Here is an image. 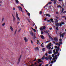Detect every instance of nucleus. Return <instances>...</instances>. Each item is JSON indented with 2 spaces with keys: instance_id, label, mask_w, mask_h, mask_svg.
Wrapping results in <instances>:
<instances>
[{
  "instance_id": "obj_44",
  "label": "nucleus",
  "mask_w": 66,
  "mask_h": 66,
  "mask_svg": "<svg viewBox=\"0 0 66 66\" xmlns=\"http://www.w3.org/2000/svg\"><path fill=\"white\" fill-rule=\"evenodd\" d=\"M62 32H61L59 33V34H60V35H61L62 34Z\"/></svg>"
},
{
  "instance_id": "obj_38",
  "label": "nucleus",
  "mask_w": 66,
  "mask_h": 66,
  "mask_svg": "<svg viewBox=\"0 0 66 66\" xmlns=\"http://www.w3.org/2000/svg\"><path fill=\"white\" fill-rule=\"evenodd\" d=\"M59 25V26H60V27H62V23H60V24Z\"/></svg>"
},
{
  "instance_id": "obj_5",
  "label": "nucleus",
  "mask_w": 66,
  "mask_h": 66,
  "mask_svg": "<svg viewBox=\"0 0 66 66\" xmlns=\"http://www.w3.org/2000/svg\"><path fill=\"white\" fill-rule=\"evenodd\" d=\"M66 34V32H64L61 35H60V37H63L65 35V34Z\"/></svg>"
},
{
  "instance_id": "obj_19",
  "label": "nucleus",
  "mask_w": 66,
  "mask_h": 66,
  "mask_svg": "<svg viewBox=\"0 0 66 66\" xmlns=\"http://www.w3.org/2000/svg\"><path fill=\"white\" fill-rule=\"evenodd\" d=\"M40 36L41 38H42V39H44L45 37H44V36H43V35L41 36Z\"/></svg>"
},
{
  "instance_id": "obj_10",
  "label": "nucleus",
  "mask_w": 66,
  "mask_h": 66,
  "mask_svg": "<svg viewBox=\"0 0 66 66\" xmlns=\"http://www.w3.org/2000/svg\"><path fill=\"white\" fill-rule=\"evenodd\" d=\"M24 40H25V42L27 43V42L28 41V39H27V38L26 37H25L24 38Z\"/></svg>"
},
{
  "instance_id": "obj_2",
  "label": "nucleus",
  "mask_w": 66,
  "mask_h": 66,
  "mask_svg": "<svg viewBox=\"0 0 66 66\" xmlns=\"http://www.w3.org/2000/svg\"><path fill=\"white\" fill-rule=\"evenodd\" d=\"M18 7V8L20 11H21V12H22V13H23L22 9V8H21V7L19 6Z\"/></svg>"
},
{
  "instance_id": "obj_21",
  "label": "nucleus",
  "mask_w": 66,
  "mask_h": 66,
  "mask_svg": "<svg viewBox=\"0 0 66 66\" xmlns=\"http://www.w3.org/2000/svg\"><path fill=\"white\" fill-rule=\"evenodd\" d=\"M45 33H47V34H48V35L49 34L48 33V31H45Z\"/></svg>"
},
{
  "instance_id": "obj_39",
  "label": "nucleus",
  "mask_w": 66,
  "mask_h": 66,
  "mask_svg": "<svg viewBox=\"0 0 66 66\" xmlns=\"http://www.w3.org/2000/svg\"><path fill=\"white\" fill-rule=\"evenodd\" d=\"M45 55L46 56H48V55L47 54V53H46V54H45Z\"/></svg>"
},
{
  "instance_id": "obj_32",
  "label": "nucleus",
  "mask_w": 66,
  "mask_h": 66,
  "mask_svg": "<svg viewBox=\"0 0 66 66\" xmlns=\"http://www.w3.org/2000/svg\"><path fill=\"white\" fill-rule=\"evenodd\" d=\"M50 38V39L52 40H53V38H52V37H51V38Z\"/></svg>"
},
{
  "instance_id": "obj_61",
  "label": "nucleus",
  "mask_w": 66,
  "mask_h": 66,
  "mask_svg": "<svg viewBox=\"0 0 66 66\" xmlns=\"http://www.w3.org/2000/svg\"><path fill=\"white\" fill-rule=\"evenodd\" d=\"M56 14H59V13L57 12H56Z\"/></svg>"
},
{
  "instance_id": "obj_63",
  "label": "nucleus",
  "mask_w": 66,
  "mask_h": 66,
  "mask_svg": "<svg viewBox=\"0 0 66 66\" xmlns=\"http://www.w3.org/2000/svg\"><path fill=\"white\" fill-rule=\"evenodd\" d=\"M21 30V29H19V30L18 31V32H20V31Z\"/></svg>"
},
{
  "instance_id": "obj_13",
  "label": "nucleus",
  "mask_w": 66,
  "mask_h": 66,
  "mask_svg": "<svg viewBox=\"0 0 66 66\" xmlns=\"http://www.w3.org/2000/svg\"><path fill=\"white\" fill-rule=\"evenodd\" d=\"M42 28L43 30H45V29H46V26H42Z\"/></svg>"
},
{
  "instance_id": "obj_12",
  "label": "nucleus",
  "mask_w": 66,
  "mask_h": 66,
  "mask_svg": "<svg viewBox=\"0 0 66 66\" xmlns=\"http://www.w3.org/2000/svg\"><path fill=\"white\" fill-rule=\"evenodd\" d=\"M10 29L12 31H14V30L13 29V28H12V27L11 26L10 27Z\"/></svg>"
},
{
  "instance_id": "obj_16",
  "label": "nucleus",
  "mask_w": 66,
  "mask_h": 66,
  "mask_svg": "<svg viewBox=\"0 0 66 66\" xmlns=\"http://www.w3.org/2000/svg\"><path fill=\"white\" fill-rule=\"evenodd\" d=\"M54 40H55V41H56V42H57V40H58L57 38H54Z\"/></svg>"
},
{
  "instance_id": "obj_46",
  "label": "nucleus",
  "mask_w": 66,
  "mask_h": 66,
  "mask_svg": "<svg viewBox=\"0 0 66 66\" xmlns=\"http://www.w3.org/2000/svg\"><path fill=\"white\" fill-rule=\"evenodd\" d=\"M4 18H3L2 19V22H3V20H4Z\"/></svg>"
},
{
  "instance_id": "obj_14",
  "label": "nucleus",
  "mask_w": 66,
  "mask_h": 66,
  "mask_svg": "<svg viewBox=\"0 0 66 66\" xmlns=\"http://www.w3.org/2000/svg\"><path fill=\"white\" fill-rule=\"evenodd\" d=\"M54 57L55 60H57V55H55L54 56Z\"/></svg>"
},
{
  "instance_id": "obj_37",
  "label": "nucleus",
  "mask_w": 66,
  "mask_h": 66,
  "mask_svg": "<svg viewBox=\"0 0 66 66\" xmlns=\"http://www.w3.org/2000/svg\"><path fill=\"white\" fill-rule=\"evenodd\" d=\"M41 46L42 47V48H44V46H43V45H42V44H41Z\"/></svg>"
},
{
  "instance_id": "obj_42",
  "label": "nucleus",
  "mask_w": 66,
  "mask_h": 66,
  "mask_svg": "<svg viewBox=\"0 0 66 66\" xmlns=\"http://www.w3.org/2000/svg\"><path fill=\"white\" fill-rule=\"evenodd\" d=\"M28 19V22H30V20H29V19H28H28Z\"/></svg>"
},
{
  "instance_id": "obj_11",
  "label": "nucleus",
  "mask_w": 66,
  "mask_h": 66,
  "mask_svg": "<svg viewBox=\"0 0 66 66\" xmlns=\"http://www.w3.org/2000/svg\"><path fill=\"white\" fill-rule=\"evenodd\" d=\"M35 38H36V36L35 35H34V37H33V39H35Z\"/></svg>"
},
{
  "instance_id": "obj_40",
  "label": "nucleus",
  "mask_w": 66,
  "mask_h": 66,
  "mask_svg": "<svg viewBox=\"0 0 66 66\" xmlns=\"http://www.w3.org/2000/svg\"><path fill=\"white\" fill-rule=\"evenodd\" d=\"M55 44H56V46H57V45H58V44H59V43H56Z\"/></svg>"
},
{
  "instance_id": "obj_33",
  "label": "nucleus",
  "mask_w": 66,
  "mask_h": 66,
  "mask_svg": "<svg viewBox=\"0 0 66 66\" xmlns=\"http://www.w3.org/2000/svg\"><path fill=\"white\" fill-rule=\"evenodd\" d=\"M52 56L53 57H54V55L53 54H52Z\"/></svg>"
},
{
  "instance_id": "obj_30",
  "label": "nucleus",
  "mask_w": 66,
  "mask_h": 66,
  "mask_svg": "<svg viewBox=\"0 0 66 66\" xmlns=\"http://www.w3.org/2000/svg\"><path fill=\"white\" fill-rule=\"evenodd\" d=\"M27 15H28V16H30V13L29 12H28L27 13Z\"/></svg>"
},
{
  "instance_id": "obj_9",
  "label": "nucleus",
  "mask_w": 66,
  "mask_h": 66,
  "mask_svg": "<svg viewBox=\"0 0 66 66\" xmlns=\"http://www.w3.org/2000/svg\"><path fill=\"white\" fill-rule=\"evenodd\" d=\"M58 53H59V52H58L57 49L56 50V52H55V55L56 54H57Z\"/></svg>"
},
{
  "instance_id": "obj_54",
  "label": "nucleus",
  "mask_w": 66,
  "mask_h": 66,
  "mask_svg": "<svg viewBox=\"0 0 66 66\" xmlns=\"http://www.w3.org/2000/svg\"><path fill=\"white\" fill-rule=\"evenodd\" d=\"M60 55V53H58L57 54V56H59Z\"/></svg>"
},
{
  "instance_id": "obj_22",
  "label": "nucleus",
  "mask_w": 66,
  "mask_h": 66,
  "mask_svg": "<svg viewBox=\"0 0 66 66\" xmlns=\"http://www.w3.org/2000/svg\"><path fill=\"white\" fill-rule=\"evenodd\" d=\"M45 59V55H44L42 59V60H44Z\"/></svg>"
},
{
  "instance_id": "obj_49",
  "label": "nucleus",
  "mask_w": 66,
  "mask_h": 66,
  "mask_svg": "<svg viewBox=\"0 0 66 66\" xmlns=\"http://www.w3.org/2000/svg\"><path fill=\"white\" fill-rule=\"evenodd\" d=\"M21 5L22 6H23V7H24V6H23V4H21Z\"/></svg>"
},
{
  "instance_id": "obj_60",
  "label": "nucleus",
  "mask_w": 66,
  "mask_h": 66,
  "mask_svg": "<svg viewBox=\"0 0 66 66\" xmlns=\"http://www.w3.org/2000/svg\"><path fill=\"white\" fill-rule=\"evenodd\" d=\"M36 60V59L35 58V59L33 61L34 62V61H35Z\"/></svg>"
},
{
  "instance_id": "obj_1",
  "label": "nucleus",
  "mask_w": 66,
  "mask_h": 66,
  "mask_svg": "<svg viewBox=\"0 0 66 66\" xmlns=\"http://www.w3.org/2000/svg\"><path fill=\"white\" fill-rule=\"evenodd\" d=\"M51 43H50L49 44L47 45V46H46V47H47V48H48V49L49 50H50L51 49V47H50V46H51Z\"/></svg>"
},
{
  "instance_id": "obj_36",
  "label": "nucleus",
  "mask_w": 66,
  "mask_h": 66,
  "mask_svg": "<svg viewBox=\"0 0 66 66\" xmlns=\"http://www.w3.org/2000/svg\"><path fill=\"white\" fill-rule=\"evenodd\" d=\"M59 44H60L61 45H62V42H59Z\"/></svg>"
},
{
  "instance_id": "obj_27",
  "label": "nucleus",
  "mask_w": 66,
  "mask_h": 66,
  "mask_svg": "<svg viewBox=\"0 0 66 66\" xmlns=\"http://www.w3.org/2000/svg\"><path fill=\"white\" fill-rule=\"evenodd\" d=\"M42 14V11H40L39 12V14Z\"/></svg>"
},
{
  "instance_id": "obj_45",
  "label": "nucleus",
  "mask_w": 66,
  "mask_h": 66,
  "mask_svg": "<svg viewBox=\"0 0 66 66\" xmlns=\"http://www.w3.org/2000/svg\"><path fill=\"white\" fill-rule=\"evenodd\" d=\"M33 30H34V32H36V30H35V29H33Z\"/></svg>"
},
{
  "instance_id": "obj_6",
  "label": "nucleus",
  "mask_w": 66,
  "mask_h": 66,
  "mask_svg": "<svg viewBox=\"0 0 66 66\" xmlns=\"http://www.w3.org/2000/svg\"><path fill=\"white\" fill-rule=\"evenodd\" d=\"M42 62V61H41V59H38V63H41Z\"/></svg>"
},
{
  "instance_id": "obj_20",
  "label": "nucleus",
  "mask_w": 66,
  "mask_h": 66,
  "mask_svg": "<svg viewBox=\"0 0 66 66\" xmlns=\"http://www.w3.org/2000/svg\"><path fill=\"white\" fill-rule=\"evenodd\" d=\"M15 2L17 4H18V3H19V2L18 0H16Z\"/></svg>"
},
{
  "instance_id": "obj_34",
  "label": "nucleus",
  "mask_w": 66,
  "mask_h": 66,
  "mask_svg": "<svg viewBox=\"0 0 66 66\" xmlns=\"http://www.w3.org/2000/svg\"><path fill=\"white\" fill-rule=\"evenodd\" d=\"M5 25V23H3L2 24V26H4V25Z\"/></svg>"
},
{
  "instance_id": "obj_41",
  "label": "nucleus",
  "mask_w": 66,
  "mask_h": 66,
  "mask_svg": "<svg viewBox=\"0 0 66 66\" xmlns=\"http://www.w3.org/2000/svg\"><path fill=\"white\" fill-rule=\"evenodd\" d=\"M61 23L62 24H64V22H61Z\"/></svg>"
},
{
  "instance_id": "obj_52",
  "label": "nucleus",
  "mask_w": 66,
  "mask_h": 66,
  "mask_svg": "<svg viewBox=\"0 0 66 66\" xmlns=\"http://www.w3.org/2000/svg\"><path fill=\"white\" fill-rule=\"evenodd\" d=\"M58 45L59 46H61V45H60V44L59 43H58Z\"/></svg>"
},
{
  "instance_id": "obj_47",
  "label": "nucleus",
  "mask_w": 66,
  "mask_h": 66,
  "mask_svg": "<svg viewBox=\"0 0 66 66\" xmlns=\"http://www.w3.org/2000/svg\"><path fill=\"white\" fill-rule=\"evenodd\" d=\"M43 33H44V32L43 31H42L41 32V34H43Z\"/></svg>"
},
{
  "instance_id": "obj_24",
  "label": "nucleus",
  "mask_w": 66,
  "mask_h": 66,
  "mask_svg": "<svg viewBox=\"0 0 66 66\" xmlns=\"http://www.w3.org/2000/svg\"><path fill=\"white\" fill-rule=\"evenodd\" d=\"M53 52L54 53V55H55V50H53Z\"/></svg>"
},
{
  "instance_id": "obj_18",
  "label": "nucleus",
  "mask_w": 66,
  "mask_h": 66,
  "mask_svg": "<svg viewBox=\"0 0 66 66\" xmlns=\"http://www.w3.org/2000/svg\"><path fill=\"white\" fill-rule=\"evenodd\" d=\"M55 23H57V22H58V20H57L56 19H55Z\"/></svg>"
},
{
  "instance_id": "obj_53",
  "label": "nucleus",
  "mask_w": 66,
  "mask_h": 66,
  "mask_svg": "<svg viewBox=\"0 0 66 66\" xmlns=\"http://www.w3.org/2000/svg\"><path fill=\"white\" fill-rule=\"evenodd\" d=\"M36 64H37V63H36V62L35 63V65H34L35 66V65H36Z\"/></svg>"
},
{
  "instance_id": "obj_64",
  "label": "nucleus",
  "mask_w": 66,
  "mask_h": 66,
  "mask_svg": "<svg viewBox=\"0 0 66 66\" xmlns=\"http://www.w3.org/2000/svg\"><path fill=\"white\" fill-rule=\"evenodd\" d=\"M13 21H15V17L13 18Z\"/></svg>"
},
{
  "instance_id": "obj_15",
  "label": "nucleus",
  "mask_w": 66,
  "mask_h": 66,
  "mask_svg": "<svg viewBox=\"0 0 66 66\" xmlns=\"http://www.w3.org/2000/svg\"><path fill=\"white\" fill-rule=\"evenodd\" d=\"M30 34L31 36H34V34H33V33L32 32H30Z\"/></svg>"
},
{
  "instance_id": "obj_50",
  "label": "nucleus",
  "mask_w": 66,
  "mask_h": 66,
  "mask_svg": "<svg viewBox=\"0 0 66 66\" xmlns=\"http://www.w3.org/2000/svg\"><path fill=\"white\" fill-rule=\"evenodd\" d=\"M62 39H59V41H60V42H62Z\"/></svg>"
},
{
  "instance_id": "obj_48",
  "label": "nucleus",
  "mask_w": 66,
  "mask_h": 66,
  "mask_svg": "<svg viewBox=\"0 0 66 66\" xmlns=\"http://www.w3.org/2000/svg\"><path fill=\"white\" fill-rule=\"evenodd\" d=\"M48 53L49 54H50V53H51V52L50 51H49Z\"/></svg>"
},
{
  "instance_id": "obj_4",
  "label": "nucleus",
  "mask_w": 66,
  "mask_h": 66,
  "mask_svg": "<svg viewBox=\"0 0 66 66\" xmlns=\"http://www.w3.org/2000/svg\"><path fill=\"white\" fill-rule=\"evenodd\" d=\"M45 59L46 60H48L49 59H50V61H51V60H52V57H50V58H47V57H45Z\"/></svg>"
},
{
  "instance_id": "obj_35",
  "label": "nucleus",
  "mask_w": 66,
  "mask_h": 66,
  "mask_svg": "<svg viewBox=\"0 0 66 66\" xmlns=\"http://www.w3.org/2000/svg\"><path fill=\"white\" fill-rule=\"evenodd\" d=\"M61 7V5H59L58 6H57V7Z\"/></svg>"
},
{
  "instance_id": "obj_17",
  "label": "nucleus",
  "mask_w": 66,
  "mask_h": 66,
  "mask_svg": "<svg viewBox=\"0 0 66 66\" xmlns=\"http://www.w3.org/2000/svg\"><path fill=\"white\" fill-rule=\"evenodd\" d=\"M45 15H46V16H48V17H51L50 15L49 14H46Z\"/></svg>"
},
{
  "instance_id": "obj_51",
  "label": "nucleus",
  "mask_w": 66,
  "mask_h": 66,
  "mask_svg": "<svg viewBox=\"0 0 66 66\" xmlns=\"http://www.w3.org/2000/svg\"><path fill=\"white\" fill-rule=\"evenodd\" d=\"M41 65H42V64L40 63L39 65L38 66H41Z\"/></svg>"
},
{
  "instance_id": "obj_55",
  "label": "nucleus",
  "mask_w": 66,
  "mask_h": 66,
  "mask_svg": "<svg viewBox=\"0 0 66 66\" xmlns=\"http://www.w3.org/2000/svg\"><path fill=\"white\" fill-rule=\"evenodd\" d=\"M63 11H64V9H62V11H62V12H63Z\"/></svg>"
},
{
  "instance_id": "obj_43",
  "label": "nucleus",
  "mask_w": 66,
  "mask_h": 66,
  "mask_svg": "<svg viewBox=\"0 0 66 66\" xmlns=\"http://www.w3.org/2000/svg\"><path fill=\"white\" fill-rule=\"evenodd\" d=\"M52 3V2H48V4H51Z\"/></svg>"
},
{
  "instance_id": "obj_31",
  "label": "nucleus",
  "mask_w": 66,
  "mask_h": 66,
  "mask_svg": "<svg viewBox=\"0 0 66 66\" xmlns=\"http://www.w3.org/2000/svg\"><path fill=\"white\" fill-rule=\"evenodd\" d=\"M56 29L57 30H59V27H57L56 28Z\"/></svg>"
},
{
  "instance_id": "obj_57",
  "label": "nucleus",
  "mask_w": 66,
  "mask_h": 66,
  "mask_svg": "<svg viewBox=\"0 0 66 66\" xmlns=\"http://www.w3.org/2000/svg\"><path fill=\"white\" fill-rule=\"evenodd\" d=\"M35 25V26H36V25H35V23H34V24H33V26L34 27V25Z\"/></svg>"
},
{
  "instance_id": "obj_58",
  "label": "nucleus",
  "mask_w": 66,
  "mask_h": 66,
  "mask_svg": "<svg viewBox=\"0 0 66 66\" xmlns=\"http://www.w3.org/2000/svg\"><path fill=\"white\" fill-rule=\"evenodd\" d=\"M57 50L58 51H59V50H60V48H57Z\"/></svg>"
},
{
  "instance_id": "obj_8",
  "label": "nucleus",
  "mask_w": 66,
  "mask_h": 66,
  "mask_svg": "<svg viewBox=\"0 0 66 66\" xmlns=\"http://www.w3.org/2000/svg\"><path fill=\"white\" fill-rule=\"evenodd\" d=\"M18 14H17V12H16V18L18 19H19V18L18 17Z\"/></svg>"
},
{
  "instance_id": "obj_62",
  "label": "nucleus",
  "mask_w": 66,
  "mask_h": 66,
  "mask_svg": "<svg viewBox=\"0 0 66 66\" xmlns=\"http://www.w3.org/2000/svg\"><path fill=\"white\" fill-rule=\"evenodd\" d=\"M31 43H32V44L33 43V41H32V40H31Z\"/></svg>"
},
{
  "instance_id": "obj_29",
  "label": "nucleus",
  "mask_w": 66,
  "mask_h": 66,
  "mask_svg": "<svg viewBox=\"0 0 66 66\" xmlns=\"http://www.w3.org/2000/svg\"><path fill=\"white\" fill-rule=\"evenodd\" d=\"M45 48H43L42 49V50L43 51H44L45 50Z\"/></svg>"
},
{
  "instance_id": "obj_28",
  "label": "nucleus",
  "mask_w": 66,
  "mask_h": 66,
  "mask_svg": "<svg viewBox=\"0 0 66 66\" xmlns=\"http://www.w3.org/2000/svg\"><path fill=\"white\" fill-rule=\"evenodd\" d=\"M35 50H38V47H36L35 48Z\"/></svg>"
},
{
  "instance_id": "obj_56",
  "label": "nucleus",
  "mask_w": 66,
  "mask_h": 66,
  "mask_svg": "<svg viewBox=\"0 0 66 66\" xmlns=\"http://www.w3.org/2000/svg\"><path fill=\"white\" fill-rule=\"evenodd\" d=\"M55 48L56 49H57V46H55Z\"/></svg>"
},
{
  "instance_id": "obj_23",
  "label": "nucleus",
  "mask_w": 66,
  "mask_h": 66,
  "mask_svg": "<svg viewBox=\"0 0 66 66\" xmlns=\"http://www.w3.org/2000/svg\"><path fill=\"white\" fill-rule=\"evenodd\" d=\"M50 21H51V22H53V19H50Z\"/></svg>"
},
{
  "instance_id": "obj_3",
  "label": "nucleus",
  "mask_w": 66,
  "mask_h": 66,
  "mask_svg": "<svg viewBox=\"0 0 66 66\" xmlns=\"http://www.w3.org/2000/svg\"><path fill=\"white\" fill-rule=\"evenodd\" d=\"M21 57H22V55H20L19 58L18 59V64L19 63V62H20V59H21Z\"/></svg>"
},
{
  "instance_id": "obj_7",
  "label": "nucleus",
  "mask_w": 66,
  "mask_h": 66,
  "mask_svg": "<svg viewBox=\"0 0 66 66\" xmlns=\"http://www.w3.org/2000/svg\"><path fill=\"white\" fill-rule=\"evenodd\" d=\"M60 23H56L55 24V26L56 27H59V26H60Z\"/></svg>"
},
{
  "instance_id": "obj_25",
  "label": "nucleus",
  "mask_w": 66,
  "mask_h": 66,
  "mask_svg": "<svg viewBox=\"0 0 66 66\" xmlns=\"http://www.w3.org/2000/svg\"><path fill=\"white\" fill-rule=\"evenodd\" d=\"M40 31H43V28L41 27L40 29Z\"/></svg>"
},
{
  "instance_id": "obj_26",
  "label": "nucleus",
  "mask_w": 66,
  "mask_h": 66,
  "mask_svg": "<svg viewBox=\"0 0 66 66\" xmlns=\"http://www.w3.org/2000/svg\"><path fill=\"white\" fill-rule=\"evenodd\" d=\"M54 4H56V0H54Z\"/></svg>"
},
{
  "instance_id": "obj_59",
  "label": "nucleus",
  "mask_w": 66,
  "mask_h": 66,
  "mask_svg": "<svg viewBox=\"0 0 66 66\" xmlns=\"http://www.w3.org/2000/svg\"><path fill=\"white\" fill-rule=\"evenodd\" d=\"M50 30H51L52 29V28H50Z\"/></svg>"
}]
</instances>
